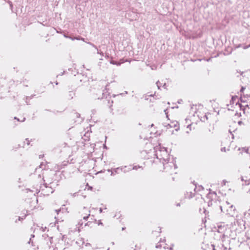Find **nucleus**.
Listing matches in <instances>:
<instances>
[{"mask_svg": "<svg viewBox=\"0 0 250 250\" xmlns=\"http://www.w3.org/2000/svg\"><path fill=\"white\" fill-rule=\"evenodd\" d=\"M154 149L157 158L163 163L167 171L172 172L177 168L175 160L172 158L170 161V157L166 147L158 146L155 147Z\"/></svg>", "mask_w": 250, "mask_h": 250, "instance_id": "nucleus-1", "label": "nucleus"}, {"mask_svg": "<svg viewBox=\"0 0 250 250\" xmlns=\"http://www.w3.org/2000/svg\"><path fill=\"white\" fill-rule=\"evenodd\" d=\"M220 208L222 212H226L227 214L230 216H233L235 213L234 207L227 201L222 206H221Z\"/></svg>", "mask_w": 250, "mask_h": 250, "instance_id": "nucleus-2", "label": "nucleus"}, {"mask_svg": "<svg viewBox=\"0 0 250 250\" xmlns=\"http://www.w3.org/2000/svg\"><path fill=\"white\" fill-rule=\"evenodd\" d=\"M165 125L167 128L174 127L175 128V130L177 131L179 129L178 123L176 121H169L168 123H165Z\"/></svg>", "mask_w": 250, "mask_h": 250, "instance_id": "nucleus-3", "label": "nucleus"}, {"mask_svg": "<svg viewBox=\"0 0 250 250\" xmlns=\"http://www.w3.org/2000/svg\"><path fill=\"white\" fill-rule=\"evenodd\" d=\"M80 213L83 218V219L86 220L90 215V211L88 208L84 207L81 211Z\"/></svg>", "mask_w": 250, "mask_h": 250, "instance_id": "nucleus-4", "label": "nucleus"}, {"mask_svg": "<svg viewBox=\"0 0 250 250\" xmlns=\"http://www.w3.org/2000/svg\"><path fill=\"white\" fill-rule=\"evenodd\" d=\"M126 168V167H118L117 168H115V169H114L112 172H111V175H114L116 173H119V170H122L124 168Z\"/></svg>", "mask_w": 250, "mask_h": 250, "instance_id": "nucleus-5", "label": "nucleus"}, {"mask_svg": "<svg viewBox=\"0 0 250 250\" xmlns=\"http://www.w3.org/2000/svg\"><path fill=\"white\" fill-rule=\"evenodd\" d=\"M242 181H244L245 182V184L248 185L250 184V178L247 176H242L241 177Z\"/></svg>", "mask_w": 250, "mask_h": 250, "instance_id": "nucleus-6", "label": "nucleus"}, {"mask_svg": "<svg viewBox=\"0 0 250 250\" xmlns=\"http://www.w3.org/2000/svg\"><path fill=\"white\" fill-rule=\"evenodd\" d=\"M191 125L192 124H189L188 125L187 127V130L186 131L187 133H188L191 130Z\"/></svg>", "mask_w": 250, "mask_h": 250, "instance_id": "nucleus-7", "label": "nucleus"}, {"mask_svg": "<svg viewBox=\"0 0 250 250\" xmlns=\"http://www.w3.org/2000/svg\"><path fill=\"white\" fill-rule=\"evenodd\" d=\"M196 107H197V105H193L191 107V109L192 110V111L193 112H194V113H196V112L194 110H195L196 109Z\"/></svg>", "mask_w": 250, "mask_h": 250, "instance_id": "nucleus-8", "label": "nucleus"}, {"mask_svg": "<svg viewBox=\"0 0 250 250\" xmlns=\"http://www.w3.org/2000/svg\"><path fill=\"white\" fill-rule=\"evenodd\" d=\"M110 63H112V64H116L117 65H119L120 64V63L117 62H115L114 61H111L110 62Z\"/></svg>", "mask_w": 250, "mask_h": 250, "instance_id": "nucleus-9", "label": "nucleus"}, {"mask_svg": "<svg viewBox=\"0 0 250 250\" xmlns=\"http://www.w3.org/2000/svg\"><path fill=\"white\" fill-rule=\"evenodd\" d=\"M238 99L237 96H233L231 98V100L233 102V103H234V102H236V100Z\"/></svg>", "mask_w": 250, "mask_h": 250, "instance_id": "nucleus-10", "label": "nucleus"}, {"mask_svg": "<svg viewBox=\"0 0 250 250\" xmlns=\"http://www.w3.org/2000/svg\"><path fill=\"white\" fill-rule=\"evenodd\" d=\"M243 150H244L247 153H249V148H243Z\"/></svg>", "mask_w": 250, "mask_h": 250, "instance_id": "nucleus-11", "label": "nucleus"}, {"mask_svg": "<svg viewBox=\"0 0 250 250\" xmlns=\"http://www.w3.org/2000/svg\"><path fill=\"white\" fill-rule=\"evenodd\" d=\"M156 84H157V85L158 88L159 89V88H160V86H161V85H160V83L159 82H158L156 83Z\"/></svg>", "mask_w": 250, "mask_h": 250, "instance_id": "nucleus-12", "label": "nucleus"}, {"mask_svg": "<svg viewBox=\"0 0 250 250\" xmlns=\"http://www.w3.org/2000/svg\"><path fill=\"white\" fill-rule=\"evenodd\" d=\"M140 168V167L139 166L137 167V166H135L134 167H133V169H137L138 168Z\"/></svg>", "mask_w": 250, "mask_h": 250, "instance_id": "nucleus-13", "label": "nucleus"}, {"mask_svg": "<svg viewBox=\"0 0 250 250\" xmlns=\"http://www.w3.org/2000/svg\"><path fill=\"white\" fill-rule=\"evenodd\" d=\"M64 36H65L66 38H69V39H71V40H75V38H72V37H68V36H65V35Z\"/></svg>", "mask_w": 250, "mask_h": 250, "instance_id": "nucleus-14", "label": "nucleus"}, {"mask_svg": "<svg viewBox=\"0 0 250 250\" xmlns=\"http://www.w3.org/2000/svg\"><path fill=\"white\" fill-rule=\"evenodd\" d=\"M98 225H103V223L101 221H99Z\"/></svg>", "mask_w": 250, "mask_h": 250, "instance_id": "nucleus-15", "label": "nucleus"}, {"mask_svg": "<svg viewBox=\"0 0 250 250\" xmlns=\"http://www.w3.org/2000/svg\"><path fill=\"white\" fill-rule=\"evenodd\" d=\"M250 46V45H249V46H244V49H247V48H248Z\"/></svg>", "mask_w": 250, "mask_h": 250, "instance_id": "nucleus-16", "label": "nucleus"}, {"mask_svg": "<svg viewBox=\"0 0 250 250\" xmlns=\"http://www.w3.org/2000/svg\"><path fill=\"white\" fill-rule=\"evenodd\" d=\"M80 40V38H78V37H76V38H75V40Z\"/></svg>", "mask_w": 250, "mask_h": 250, "instance_id": "nucleus-17", "label": "nucleus"}, {"mask_svg": "<svg viewBox=\"0 0 250 250\" xmlns=\"http://www.w3.org/2000/svg\"><path fill=\"white\" fill-rule=\"evenodd\" d=\"M102 211H103L102 208H100V212L101 213V212H102Z\"/></svg>", "mask_w": 250, "mask_h": 250, "instance_id": "nucleus-18", "label": "nucleus"}, {"mask_svg": "<svg viewBox=\"0 0 250 250\" xmlns=\"http://www.w3.org/2000/svg\"><path fill=\"white\" fill-rule=\"evenodd\" d=\"M88 43H89V44L91 45L92 46H93L95 47V46H94V44H92V43H89V42Z\"/></svg>", "mask_w": 250, "mask_h": 250, "instance_id": "nucleus-19", "label": "nucleus"}, {"mask_svg": "<svg viewBox=\"0 0 250 250\" xmlns=\"http://www.w3.org/2000/svg\"><path fill=\"white\" fill-rule=\"evenodd\" d=\"M80 40H82L83 41H84V39L83 38H81Z\"/></svg>", "mask_w": 250, "mask_h": 250, "instance_id": "nucleus-20", "label": "nucleus"}, {"mask_svg": "<svg viewBox=\"0 0 250 250\" xmlns=\"http://www.w3.org/2000/svg\"><path fill=\"white\" fill-rule=\"evenodd\" d=\"M163 86L165 87V88H166V87H165L166 86V83H164Z\"/></svg>", "mask_w": 250, "mask_h": 250, "instance_id": "nucleus-21", "label": "nucleus"}, {"mask_svg": "<svg viewBox=\"0 0 250 250\" xmlns=\"http://www.w3.org/2000/svg\"><path fill=\"white\" fill-rule=\"evenodd\" d=\"M130 169H131L130 168H128V170H127V171L130 170ZM125 171H127V170H125L124 172H125Z\"/></svg>", "mask_w": 250, "mask_h": 250, "instance_id": "nucleus-22", "label": "nucleus"}, {"mask_svg": "<svg viewBox=\"0 0 250 250\" xmlns=\"http://www.w3.org/2000/svg\"><path fill=\"white\" fill-rule=\"evenodd\" d=\"M241 123H242V122H241V121H239V122H238V124H239V125L241 124Z\"/></svg>", "mask_w": 250, "mask_h": 250, "instance_id": "nucleus-23", "label": "nucleus"}, {"mask_svg": "<svg viewBox=\"0 0 250 250\" xmlns=\"http://www.w3.org/2000/svg\"><path fill=\"white\" fill-rule=\"evenodd\" d=\"M221 150H222V151H223V150L225 151V148H222V149H221Z\"/></svg>", "mask_w": 250, "mask_h": 250, "instance_id": "nucleus-24", "label": "nucleus"}, {"mask_svg": "<svg viewBox=\"0 0 250 250\" xmlns=\"http://www.w3.org/2000/svg\"><path fill=\"white\" fill-rule=\"evenodd\" d=\"M244 89V88L243 87H242L241 89V91H242Z\"/></svg>", "mask_w": 250, "mask_h": 250, "instance_id": "nucleus-25", "label": "nucleus"}, {"mask_svg": "<svg viewBox=\"0 0 250 250\" xmlns=\"http://www.w3.org/2000/svg\"><path fill=\"white\" fill-rule=\"evenodd\" d=\"M156 248H158L159 247V246L157 245H156Z\"/></svg>", "mask_w": 250, "mask_h": 250, "instance_id": "nucleus-26", "label": "nucleus"}, {"mask_svg": "<svg viewBox=\"0 0 250 250\" xmlns=\"http://www.w3.org/2000/svg\"><path fill=\"white\" fill-rule=\"evenodd\" d=\"M25 120V118H24L22 121H24Z\"/></svg>", "mask_w": 250, "mask_h": 250, "instance_id": "nucleus-27", "label": "nucleus"}, {"mask_svg": "<svg viewBox=\"0 0 250 250\" xmlns=\"http://www.w3.org/2000/svg\"><path fill=\"white\" fill-rule=\"evenodd\" d=\"M163 248H164V249H165V248H166V247H165V246H163Z\"/></svg>", "mask_w": 250, "mask_h": 250, "instance_id": "nucleus-28", "label": "nucleus"}, {"mask_svg": "<svg viewBox=\"0 0 250 250\" xmlns=\"http://www.w3.org/2000/svg\"><path fill=\"white\" fill-rule=\"evenodd\" d=\"M165 113H166V114H167V112H166V110H165Z\"/></svg>", "mask_w": 250, "mask_h": 250, "instance_id": "nucleus-29", "label": "nucleus"}]
</instances>
